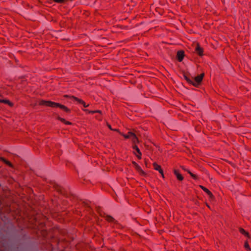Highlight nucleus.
Wrapping results in <instances>:
<instances>
[{"label": "nucleus", "instance_id": "obj_1", "mask_svg": "<svg viewBox=\"0 0 251 251\" xmlns=\"http://www.w3.org/2000/svg\"><path fill=\"white\" fill-rule=\"evenodd\" d=\"M39 104L51 107H59L67 113H69L70 112V110L65 105L50 100H40L39 102Z\"/></svg>", "mask_w": 251, "mask_h": 251}, {"label": "nucleus", "instance_id": "obj_2", "mask_svg": "<svg viewBox=\"0 0 251 251\" xmlns=\"http://www.w3.org/2000/svg\"><path fill=\"white\" fill-rule=\"evenodd\" d=\"M204 76V74L202 73L200 75L196 76L194 78V80H193L192 85L194 86L198 87V85L201 83Z\"/></svg>", "mask_w": 251, "mask_h": 251}, {"label": "nucleus", "instance_id": "obj_3", "mask_svg": "<svg viewBox=\"0 0 251 251\" xmlns=\"http://www.w3.org/2000/svg\"><path fill=\"white\" fill-rule=\"evenodd\" d=\"M200 187L208 195L210 200L212 201L214 199V196L208 189L202 185H200Z\"/></svg>", "mask_w": 251, "mask_h": 251}, {"label": "nucleus", "instance_id": "obj_4", "mask_svg": "<svg viewBox=\"0 0 251 251\" xmlns=\"http://www.w3.org/2000/svg\"><path fill=\"white\" fill-rule=\"evenodd\" d=\"M195 51L200 56H202L203 55V50L200 46V44L198 43H197L196 44Z\"/></svg>", "mask_w": 251, "mask_h": 251}, {"label": "nucleus", "instance_id": "obj_5", "mask_svg": "<svg viewBox=\"0 0 251 251\" xmlns=\"http://www.w3.org/2000/svg\"><path fill=\"white\" fill-rule=\"evenodd\" d=\"M133 149L137 153H136L135 151H134L135 155L138 157V159H141L142 153L138 147L136 145H133Z\"/></svg>", "mask_w": 251, "mask_h": 251}, {"label": "nucleus", "instance_id": "obj_6", "mask_svg": "<svg viewBox=\"0 0 251 251\" xmlns=\"http://www.w3.org/2000/svg\"><path fill=\"white\" fill-rule=\"evenodd\" d=\"M132 164L134 165L135 168L138 171L141 175L142 176H145L146 173L145 172L141 169L140 166H139L137 163H136L135 161L132 162Z\"/></svg>", "mask_w": 251, "mask_h": 251}, {"label": "nucleus", "instance_id": "obj_7", "mask_svg": "<svg viewBox=\"0 0 251 251\" xmlns=\"http://www.w3.org/2000/svg\"><path fill=\"white\" fill-rule=\"evenodd\" d=\"M153 166L155 170L158 171L161 174L162 177H164L163 171L161 169L160 165H158L156 163L154 162L153 163Z\"/></svg>", "mask_w": 251, "mask_h": 251}, {"label": "nucleus", "instance_id": "obj_8", "mask_svg": "<svg viewBox=\"0 0 251 251\" xmlns=\"http://www.w3.org/2000/svg\"><path fill=\"white\" fill-rule=\"evenodd\" d=\"M184 56V51L181 50H179L177 52V58L179 62H181L182 61Z\"/></svg>", "mask_w": 251, "mask_h": 251}, {"label": "nucleus", "instance_id": "obj_9", "mask_svg": "<svg viewBox=\"0 0 251 251\" xmlns=\"http://www.w3.org/2000/svg\"><path fill=\"white\" fill-rule=\"evenodd\" d=\"M130 139L132 140L133 145H136V143L139 142L138 139L134 133H132Z\"/></svg>", "mask_w": 251, "mask_h": 251}, {"label": "nucleus", "instance_id": "obj_10", "mask_svg": "<svg viewBox=\"0 0 251 251\" xmlns=\"http://www.w3.org/2000/svg\"><path fill=\"white\" fill-rule=\"evenodd\" d=\"M174 174L176 176L178 180L182 181L183 179V177L179 173L178 171L176 170H174Z\"/></svg>", "mask_w": 251, "mask_h": 251}, {"label": "nucleus", "instance_id": "obj_11", "mask_svg": "<svg viewBox=\"0 0 251 251\" xmlns=\"http://www.w3.org/2000/svg\"><path fill=\"white\" fill-rule=\"evenodd\" d=\"M239 231L241 234H242L245 236H247L249 238H250L249 233L248 232L246 231L243 228H241V227L239 228Z\"/></svg>", "mask_w": 251, "mask_h": 251}, {"label": "nucleus", "instance_id": "obj_12", "mask_svg": "<svg viewBox=\"0 0 251 251\" xmlns=\"http://www.w3.org/2000/svg\"><path fill=\"white\" fill-rule=\"evenodd\" d=\"M57 119L60 120L61 122H62V123H64L66 125H70L72 124V123L69 121H67L65 120V119H63V118H62L60 117H57Z\"/></svg>", "mask_w": 251, "mask_h": 251}, {"label": "nucleus", "instance_id": "obj_13", "mask_svg": "<svg viewBox=\"0 0 251 251\" xmlns=\"http://www.w3.org/2000/svg\"><path fill=\"white\" fill-rule=\"evenodd\" d=\"M133 132H128L127 133V134H124L123 133H121V134L126 139H128V138H131V135L132 134Z\"/></svg>", "mask_w": 251, "mask_h": 251}, {"label": "nucleus", "instance_id": "obj_14", "mask_svg": "<svg viewBox=\"0 0 251 251\" xmlns=\"http://www.w3.org/2000/svg\"><path fill=\"white\" fill-rule=\"evenodd\" d=\"M105 219L109 222H115V219L112 217H111V216H109V215H106L105 216Z\"/></svg>", "mask_w": 251, "mask_h": 251}, {"label": "nucleus", "instance_id": "obj_15", "mask_svg": "<svg viewBox=\"0 0 251 251\" xmlns=\"http://www.w3.org/2000/svg\"><path fill=\"white\" fill-rule=\"evenodd\" d=\"M70 98H71L73 99L74 100H75L77 101L80 104H81L83 102V100L79 99L75 96H71V97H70Z\"/></svg>", "mask_w": 251, "mask_h": 251}, {"label": "nucleus", "instance_id": "obj_16", "mask_svg": "<svg viewBox=\"0 0 251 251\" xmlns=\"http://www.w3.org/2000/svg\"><path fill=\"white\" fill-rule=\"evenodd\" d=\"M184 77L185 79V80L190 84H192L193 83V80L192 79H190L187 76H186V75H184Z\"/></svg>", "mask_w": 251, "mask_h": 251}, {"label": "nucleus", "instance_id": "obj_17", "mask_svg": "<svg viewBox=\"0 0 251 251\" xmlns=\"http://www.w3.org/2000/svg\"><path fill=\"white\" fill-rule=\"evenodd\" d=\"M244 247L247 251H251V248L248 243V241H246L244 244Z\"/></svg>", "mask_w": 251, "mask_h": 251}, {"label": "nucleus", "instance_id": "obj_18", "mask_svg": "<svg viewBox=\"0 0 251 251\" xmlns=\"http://www.w3.org/2000/svg\"><path fill=\"white\" fill-rule=\"evenodd\" d=\"M188 173L191 175V176L192 177H193V178H194V179L197 178V176L193 174V173H192L190 171H188Z\"/></svg>", "mask_w": 251, "mask_h": 251}, {"label": "nucleus", "instance_id": "obj_19", "mask_svg": "<svg viewBox=\"0 0 251 251\" xmlns=\"http://www.w3.org/2000/svg\"><path fill=\"white\" fill-rule=\"evenodd\" d=\"M0 102L7 103L9 105H12V104L9 101L7 100H1L0 99Z\"/></svg>", "mask_w": 251, "mask_h": 251}, {"label": "nucleus", "instance_id": "obj_20", "mask_svg": "<svg viewBox=\"0 0 251 251\" xmlns=\"http://www.w3.org/2000/svg\"><path fill=\"white\" fill-rule=\"evenodd\" d=\"M84 111L87 112V113H95V111H90V110H89L88 109H84Z\"/></svg>", "mask_w": 251, "mask_h": 251}, {"label": "nucleus", "instance_id": "obj_21", "mask_svg": "<svg viewBox=\"0 0 251 251\" xmlns=\"http://www.w3.org/2000/svg\"><path fill=\"white\" fill-rule=\"evenodd\" d=\"M53 1L57 3H62L64 0H53Z\"/></svg>", "mask_w": 251, "mask_h": 251}, {"label": "nucleus", "instance_id": "obj_22", "mask_svg": "<svg viewBox=\"0 0 251 251\" xmlns=\"http://www.w3.org/2000/svg\"><path fill=\"white\" fill-rule=\"evenodd\" d=\"M2 160H3V161L5 163H6L7 164H8V165H10V166L11 165V163H10L9 161H6L5 159H2Z\"/></svg>", "mask_w": 251, "mask_h": 251}, {"label": "nucleus", "instance_id": "obj_23", "mask_svg": "<svg viewBox=\"0 0 251 251\" xmlns=\"http://www.w3.org/2000/svg\"><path fill=\"white\" fill-rule=\"evenodd\" d=\"M81 104H82L84 107H87L89 106V104H86L84 101L83 102L81 103Z\"/></svg>", "mask_w": 251, "mask_h": 251}, {"label": "nucleus", "instance_id": "obj_24", "mask_svg": "<svg viewBox=\"0 0 251 251\" xmlns=\"http://www.w3.org/2000/svg\"><path fill=\"white\" fill-rule=\"evenodd\" d=\"M107 126L108 127V128H109L110 130H114V129H113V128L111 127V126L109 124H108V123L107 124Z\"/></svg>", "mask_w": 251, "mask_h": 251}, {"label": "nucleus", "instance_id": "obj_25", "mask_svg": "<svg viewBox=\"0 0 251 251\" xmlns=\"http://www.w3.org/2000/svg\"><path fill=\"white\" fill-rule=\"evenodd\" d=\"M94 111H95V113H101V111H100V110H95Z\"/></svg>", "mask_w": 251, "mask_h": 251}, {"label": "nucleus", "instance_id": "obj_26", "mask_svg": "<svg viewBox=\"0 0 251 251\" xmlns=\"http://www.w3.org/2000/svg\"><path fill=\"white\" fill-rule=\"evenodd\" d=\"M114 130V131H117V132H119L120 134H121V133L120 132L119 130V129H114V130Z\"/></svg>", "mask_w": 251, "mask_h": 251}, {"label": "nucleus", "instance_id": "obj_27", "mask_svg": "<svg viewBox=\"0 0 251 251\" xmlns=\"http://www.w3.org/2000/svg\"><path fill=\"white\" fill-rule=\"evenodd\" d=\"M181 168L184 171H187L188 172V170H186L183 166H181Z\"/></svg>", "mask_w": 251, "mask_h": 251}, {"label": "nucleus", "instance_id": "obj_28", "mask_svg": "<svg viewBox=\"0 0 251 251\" xmlns=\"http://www.w3.org/2000/svg\"><path fill=\"white\" fill-rule=\"evenodd\" d=\"M65 97H68L69 96H67V95H65Z\"/></svg>", "mask_w": 251, "mask_h": 251}, {"label": "nucleus", "instance_id": "obj_29", "mask_svg": "<svg viewBox=\"0 0 251 251\" xmlns=\"http://www.w3.org/2000/svg\"><path fill=\"white\" fill-rule=\"evenodd\" d=\"M206 205L208 207H209V208L210 207L208 204H206Z\"/></svg>", "mask_w": 251, "mask_h": 251}]
</instances>
